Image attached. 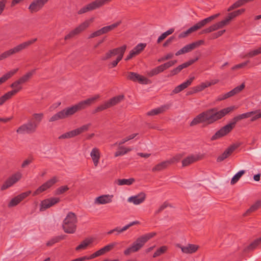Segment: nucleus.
I'll use <instances>...</instances> for the list:
<instances>
[{
  "label": "nucleus",
  "instance_id": "1",
  "mask_svg": "<svg viewBox=\"0 0 261 261\" xmlns=\"http://www.w3.org/2000/svg\"><path fill=\"white\" fill-rule=\"evenodd\" d=\"M99 97V95H96L94 97L81 101L72 107L66 108L51 116L49 121L53 122L72 116L77 112L84 110L94 103Z\"/></svg>",
  "mask_w": 261,
  "mask_h": 261
},
{
  "label": "nucleus",
  "instance_id": "2",
  "mask_svg": "<svg viewBox=\"0 0 261 261\" xmlns=\"http://www.w3.org/2000/svg\"><path fill=\"white\" fill-rule=\"evenodd\" d=\"M253 115V113L252 111L248 112L239 115L234 117L230 121V122L227 125L221 127L219 130L211 138V141H213L219 139L229 134L234 128L236 123L243 119L250 117Z\"/></svg>",
  "mask_w": 261,
  "mask_h": 261
},
{
  "label": "nucleus",
  "instance_id": "3",
  "mask_svg": "<svg viewBox=\"0 0 261 261\" xmlns=\"http://www.w3.org/2000/svg\"><path fill=\"white\" fill-rule=\"evenodd\" d=\"M234 109V106H231L218 111L217 108H212L203 112L202 113L205 123L211 124L221 119Z\"/></svg>",
  "mask_w": 261,
  "mask_h": 261
},
{
  "label": "nucleus",
  "instance_id": "4",
  "mask_svg": "<svg viewBox=\"0 0 261 261\" xmlns=\"http://www.w3.org/2000/svg\"><path fill=\"white\" fill-rule=\"evenodd\" d=\"M43 117V113L33 114L32 117L28 120V122L19 126L16 132L20 134L27 133L28 134L35 133Z\"/></svg>",
  "mask_w": 261,
  "mask_h": 261
},
{
  "label": "nucleus",
  "instance_id": "5",
  "mask_svg": "<svg viewBox=\"0 0 261 261\" xmlns=\"http://www.w3.org/2000/svg\"><path fill=\"white\" fill-rule=\"evenodd\" d=\"M155 232L146 233L138 238L132 245L124 251V254L126 256L130 255L132 253L139 251L150 239L156 235Z\"/></svg>",
  "mask_w": 261,
  "mask_h": 261
},
{
  "label": "nucleus",
  "instance_id": "6",
  "mask_svg": "<svg viewBox=\"0 0 261 261\" xmlns=\"http://www.w3.org/2000/svg\"><path fill=\"white\" fill-rule=\"evenodd\" d=\"M35 71L36 69H33L28 72L10 85V87L12 88L13 90L8 92V93L11 97L22 89V85L30 81L33 75L35 73Z\"/></svg>",
  "mask_w": 261,
  "mask_h": 261
},
{
  "label": "nucleus",
  "instance_id": "7",
  "mask_svg": "<svg viewBox=\"0 0 261 261\" xmlns=\"http://www.w3.org/2000/svg\"><path fill=\"white\" fill-rule=\"evenodd\" d=\"M77 218L75 213L69 212L64 219L62 228L64 232L67 233H74L76 230Z\"/></svg>",
  "mask_w": 261,
  "mask_h": 261
},
{
  "label": "nucleus",
  "instance_id": "8",
  "mask_svg": "<svg viewBox=\"0 0 261 261\" xmlns=\"http://www.w3.org/2000/svg\"><path fill=\"white\" fill-rule=\"evenodd\" d=\"M37 39L35 38L31 40L24 42L13 48H11L7 51H5L0 55V61L7 58L11 55L18 53L22 50L27 48L29 46L31 45L37 41Z\"/></svg>",
  "mask_w": 261,
  "mask_h": 261
},
{
  "label": "nucleus",
  "instance_id": "9",
  "mask_svg": "<svg viewBox=\"0 0 261 261\" xmlns=\"http://www.w3.org/2000/svg\"><path fill=\"white\" fill-rule=\"evenodd\" d=\"M37 39L35 38L31 40L24 42L13 48H11L7 51H5L0 55V61L7 58L11 55L18 53L22 50L27 48L29 46L31 45L37 41Z\"/></svg>",
  "mask_w": 261,
  "mask_h": 261
},
{
  "label": "nucleus",
  "instance_id": "10",
  "mask_svg": "<svg viewBox=\"0 0 261 261\" xmlns=\"http://www.w3.org/2000/svg\"><path fill=\"white\" fill-rule=\"evenodd\" d=\"M37 39L35 38L31 40L24 42L13 48H11L7 51H5L0 55V61L7 58L11 55L18 53L22 50L27 48L29 46L31 45L37 41Z\"/></svg>",
  "mask_w": 261,
  "mask_h": 261
},
{
  "label": "nucleus",
  "instance_id": "11",
  "mask_svg": "<svg viewBox=\"0 0 261 261\" xmlns=\"http://www.w3.org/2000/svg\"><path fill=\"white\" fill-rule=\"evenodd\" d=\"M234 18H235L233 16V14L232 12L229 13L228 15V16L225 18V19L218 22L210 27H209L207 28H206L204 30H203L200 34H207L211 32H212L213 31H216L218 29H221L223 28L224 26L227 25L229 22Z\"/></svg>",
  "mask_w": 261,
  "mask_h": 261
},
{
  "label": "nucleus",
  "instance_id": "12",
  "mask_svg": "<svg viewBox=\"0 0 261 261\" xmlns=\"http://www.w3.org/2000/svg\"><path fill=\"white\" fill-rule=\"evenodd\" d=\"M112 0H95L85 5L77 12L79 15L98 9Z\"/></svg>",
  "mask_w": 261,
  "mask_h": 261
},
{
  "label": "nucleus",
  "instance_id": "13",
  "mask_svg": "<svg viewBox=\"0 0 261 261\" xmlns=\"http://www.w3.org/2000/svg\"><path fill=\"white\" fill-rule=\"evenodd\" d=\"M112 0H95L85 5L77 12L79 15L98 9Z\"/></svg>",
  "mask_w": 261,
  "mask_h": 261
},
{
  "label": "nucleus",
  "instance_id": "14",
  "mask_svg": "<svg viewBox=\"0 0 261 261\" xmlns=\"http://www.w3.org/2000/svg\"><path fill=\"white\" fill-rule=\"evenodd\" d=\"M92 21L93 18L85 20L66 35L64 37V39L65 40H69L73 38L75 36L80 34L87 29Z\"/></svg>",
  "mask_w": 261,
  "mask_h": 261
},
{
  "label": "nucleus",
  "instance_id": "15",
  "mask_svg": "<svg viewBox=\"0 0 261 261\" xmlns=\"http://www.w3.org/2000/svg\"><path fill=\"white\" fill-rule=\"evenodd\" d=\"M91 126V124L89 123L87 124L84 125L81 127L72 130L71 131H69L68 132L65 133L62 135H61L59 137V139H67V138H71L74 137L76 136H77L81 133L87 131L90 126Z\"/></svg>",
  "mask_w": 261,
  "mask_h": 261
},
{
  "label": "nucleus",
  "instance_id": "16",
  "mask_svg": "<svg viewBox=\"0 0 261 261\" xmlns=\"http://www.w3.org/2000/svg\"><path fill=\"white\" fill-rule=\"evenodd\" d=\"M126 47L127 46L126 45H123L122 46L110 49L106 53L105 56L101 57V60L102 61H106L116 55H117V56L120 55H124Z\"/></svg>",
  "mask_w": 261,
  "mask_h": 261
},
{
  "label": "nucleus",
  "instance_id": "17",
  "mask_svg": "<svg viewBox=\"0 0 261 261\" xmlns=\"http://www.w3.org/2000/svg\"><path fill=\"white\" fill-rule=\"evenodd\" d=\"M126 78L128 80L134 82H138L140 84H148L151 83L150 80L143 75L134 72H128Z\"/></svg>",
  "mask_w": 261,
  "mask_h": 261
},
{
  "label": "nucleus",
  "instance_id": "18",
  "mask_svg": "<svg viewBox=\"0 0 261 261\" xmlns=\"http://www.w3.org/2000/svg\"><path fill=\"white\" fill-rule=\"evenodd\" d=\"M60 201V199L58 197H51L41 201L40 203V211L43 212L46 210L59 203Z\"/></svg>",
  "mask_w": 261,
  "mask_h": 261
},
{
  "label": "nucleus",
  "instance_id": "19",
  "mask_svg": "<svg viewBox=\"0 0 261 261\" xmlns=\"http://www.w3.org/2000/svg\"><path fill=\"white\" fill-rule=\"evenodd\" d=\"M198 57H196L195 59H191L188 61L185 62L181 65H179L177 67L174 68L173 70L170 71V74L168 76H173L178 74L183 69L191 66L195 62L198 61Z\"/></svg>",
  "mask_w": 261,
  "mask_h": 261
},
{
  "label": "nucleus",
  "instance_id": "20",
  "mask_svg": "<svg viewBox=\"0 0 261 261\" xmlns=\"http://www.w3.org/2000/svg\"><path fill=\"white\" fill-rule=\"evenodd\" d=\"M57 182V179L56 177L54 176L51 179L47 180L46 182L44 183L42 185L37 188L36 191L33 193V196H35L37 195L40 194L41 193L45 191L48 189L52 187L54 184Z\"/></svg>",
  "mask_w": 261,
  "mask_h": 261
},
{
  "label": "nucleus",
  "instance_id": "21",
  "mask_svg": "<svg viewBox=\"0 0 261 261\" xmlns=\"http://www.w3.org/2000/svg\"><path fill=\"white\" fill-rule=\"evenodd\" d=\"M245 88V84L242 83L241 85L236 87L231 91L224 94L219 95L217 98L218 101H221L231 97L234 95L240 93Z\"/></svg>",
  "mask_w": 261,
  "mask_h": 261
},
{
  "label": "nucleus",
  "instance_id": "22",
  "mask_svg": "<svg viewBox=\"0 0 261 261\" xmlns=\"http://www.w3.org/2000/svg\"><path fill=\"white\" fill-rule=\"evenodd\" d=\"M240 146V144H233L229 146L221 155L217 159V162H221L228 158L233 152Z\"/></svg>",
  "mask_w": 261,
  "mask_h": 261
},
{
  "label": "nucleus",
  "instance_id": "23",
  "mask_svg": "<svg viewBox=\"0 0 261 261\" xmlns=\"http://www.w3.org/2000/svg\"><path fill=\"white\" fill-rule=\"evenodd\" d=\"M48 0H33L29 7L31 13L37 12L41 10Z\"/></svg>",
  "mask_w": 261,
  "mask_h": 261
},
{
  "label": "nucleus",
  "instance_id": "24",
  "mask_svg": "<svg viewBox=\"0 0 261 261\" xmlns=\"http://www.w3.org/2000/svg\"><path fill=\"white\" fill-rule=\"evenodd\" d=\"M21 177L20 173H16L9 177L1 187V190H5L17 182Z\"/></svg>",
  "mask_w": 261,
  "mask_h": 261
},
{
  "label": "nucleus",
  "instance_id": "25",
  "mask_svg": "<svg viewBox=\"0 0 261 261\" xmlns=\"http://www.w3.org/2000/svg\"><path fill=\"white\" fill-rule=\"evenodd\" d=\"M31 193L30 191L23 192L12 198L8 204V207H11L17 205L22 200L27 197Z\"/></svg>",
  "mask_w": 261,
  "mask_h": 261
},
{
  "label": "nucleus",
  "instance_id": "26",
  "mask_svg": "<svg viewBox=\"0 0 261 261\" xmlns=\"http://www.w3.org/2000/svg\"><path fill=\"white\" fill-rule=\"evenodd\" d=\"M177 246L180 248L181 251L186 254H193L196 252L199 249V246L197 245L188 244L187 246H184L180 244H177Z\"/></svg>",
  "mask_w": 261,
  "mask_h": 261
},
{
  "label": "nucleus",
  "instance_id": "27",
  "mask_svg": "<svg viewBox=\"0 0 261 261\" xmlns=\"http://www.w3.org/2000/svg\"><path fill=\"white\" fill-rule=\"evenodd\" d=\"M146 194L144 192H141L138 195L128 198V201L133 202L134 204L138 205L142 203L145 199Z\"/></svg>",
  "mask_w": 261,
  "mask_h": 261
},
{
  "label": "nucleus",
  "instance_id": "28",
  "mask_svg": "<svg viewBox=\"0 0 261 261\" xmlns=\"http://www.w3.org/2000/svg\"><path fill=\"white\" fill-rule=\"evenodd\" d=\"M139 223H140V222L139 221H133L132 222H130L128 224L125 225V226H124L122 228H119L118 227H116L114 229H112V230L109 231L108 232H107V234H111L113 233L116 232V233L115 234L117 236V235H118L119 233L122 232L123 231L127 230L130 227H131V226H133L134 225H136V224H138Z\"/></svg>",
  "mask_w": 261,
  "mask_h": 261
},
{
  "label": "nucleus",
  "instance_id": "29",
  "mask_svg": "<svg viewBox=\"0 0 261 261\" xmlns=\"http://www.w3.org/2000/svg\"><path fill=\"white\" fill-rule=\"evenodd\" d=\"M202 159L199 155H192L188 156L182 161V167H186L193 164Z\"/></svg>",
  "mask_w": 261,
  "mask_h": 261
},
{
  "label": "nucleus",
  "instance_id": "30",
  "mask_svg": "<svg viewBox=\"0 0 261 261\" xmlns=\"http://www.w3.org/2000/svg\"><path fill=\"white\" fill-rule=\"evenodd\" d=\"M194 79V77H191L189 80H188L187 81L184 82L181 84L176 86L174 90L172 91V94H177L179 92H181V91L184 90L186 88H187L188 86H189L192 82H193V80Z\"/></svg>",
  "mask_w": 261,
  "mask_h": 261
},
{
  "label": "nucleus",
  "instance_id": "31",
  "mask_svg": "<svg viewBox=\"0 0 261 261\" xmlns=\"http://www.w3.org/2000/svg\"><path fill=\"white\" fill-rule=\"evenodd\" d=\"M204 43V40H200L192 43L189 44L185 46L184 47L185 53H187L191 51L194 49L198 47L201 45L203 44Z\"/></svg>",
  "mask_w": 261,
  "mask_h": 261
},
{
  "label": "nucleus",
  "instance_id": "32",
  "mask_svg": "<svg viewBox=\"0 0 261 261\" xmlns=\"http://www.w3.org/2000/svg\"><path fill=\"white\" fill-rule=\"evenodd\" d=\"M113 195H103L97 197L95 200V203L105 204L112 202Z\"/></svg>",
  "mask_w": 261,
  "mask_h": 261
},
{
  "label": "nucleus",
  "instance_id": "33",
  "mask_svg": "<svg viewBox=\"0 0 261 261\" xmlns=\"http://www.w3.org/2000/svg\"><path fill=\"white\" fill-rule=\"evenodd\" d=\"M220 15V13H217L215 15H212L207 18H206L199 21L198 22H197L196 23V24L198 25V27L199 29H200L201 28H202V27L205 26L206 24L210 23L212 20H213L214 19H216L218 16H219Z\"/></svg>",
  "mask_w": 261,
  "mask_h": 261
},
{
  "label": "nucleus",
  "instance_id": "34",
  "mask_svg": "<svg viewBox=\"0 0 261 261\" xmlns=\"http://www.w3.org/2000/svg\"><path fill=\"white\" fill-rule=\"evenodd\" d=\"M124 99V95H119L110 98L109 100H108V102L111 108L118 105L121 101L123 100Z\"/></svg>",
  "mask_w": 261,
  "mask_h": 261
},
{
  "label": "nucleus",
  "instance_id": "35",
  "mask_svg": "<svg viewBox=\"0 0 261 261\" xmlns=\"http://www.w3.org/2000/svg\"><path fill=\"white\" fill-rule=\"evenodd\" d=\"M90 155L92 158L94 166L96 167L98 165L100 159V152L98 149L97 148H94L90 153Z\"/></svg>",
  "mask_w": 261,
  "mask_h": 261
},
{
  "label": "nucleus",
  "instance_id": "36",
  "mask_svg": "<svg viewBox=\"0 0 261 261\" xmlns=\"http://www.w3.org/2000/svg\"><path fill=\"white\" fill-rule=\"evenodd\" d=\"M170 166L168 161H163L156 165L152 169V172H158L163 170Z\"/></svg>",
  "mask_w": 261,
  "mask_h": 261
},
{
  "label": "nucleus",
  "instance_id": "37",
  "mask_svg": "<svg viewBox=\"0 0 261 261\" xmlns=\"http://www.w3.org/2000/svg\"><path fill=\"white\" fill-rule=\"evenodd\" d=\"M121 23V21H118L110 25L106 26L101 29L102 34H107L118 27Z\"/></svg>",
  "mask_w": 261,
  "mask_h": 261
},
{
  "label": "nucleus",
  "instance_id": "38",
  "mask_svg": "<svg viewBox=\"0 0 261 261\" xmlns=\"http://www.w3.org/2000/svg\"><path fill=\"white\" fill-rule=\"evenodd\" d=\"M205 122L202 112L196 116L191 122L190 125L193 126L200 123Z\"/></svg>",
  "mask_w": 261,
  "mask_h": 261
},
{
  "label": "nucleus",
  "instance_id": "39",
  "mask_svg": "<svg viewBox=\"0 0 261 261\" xmlns=\"http://www.w3.org/2000/svg\"><path fill=\"white\" fill-rule=\"evenodd\" d=\"M135 181L134 178H130L129 179H118L115 181V183L117 184L119 186L122 185H131Z\"/></svg>",
  "mask_w": 261,
  "mask_h": 261
},
{
  "label": "nucleus",
  "instance_id": "40",
  "mask_svg": "<svg viewBox=\"0 0 261 261\" xmlns=\"http://www.w3.org/2000/svg\"><path fill=\"white\" fill-rule=\"evenodd\" d=\"M168 108L165 106H162L161 107L158 108L157 109H153L147 113V116H154L158 115L159 114L162 113L166 109H167Z\"/></svg>",
  "mask_w": 261,
  "mask_h": 261
},
{
  "label": "nucleus",
  "instance_id": "41",
  "mask_svg": "<svg viewBox=\"0 0 261 261\" xmlns=\"http://www.w3.org/2000/svg\"><path fill=\"white\" fill-rule=\"evenodd\" d=\"M18 70V68L13 69L3 75L2 77H0V85L5 83L7 80L14 75L17 72Z\"/></svg>",
  "mask_w": 261,
  "mask_h": 261
},
{
  "label": "nucleus",
  "instance_id": "42",
  "mask_svg": "<svg viewBox=\"0 0 261 261\" xmlns=\"http://www.w3.org/2000/svg\"><path fill=\"white\" fill-rule=\"evenodd\" d=\"M199 30V28L198 27V25L196 24V23L192 26V27L190 28L189 29H188L186 31L183 32L181 33H180L178 37L179 38H184L187 36L189 34L195 32Z\"/></svg>",
  "mask_w": 261,
  "mask_h": 261
},
{
  "label": "nucleus",
  "instance_id": "43",
  "mask_svg": "<svg viewBox=\"0 0 261 261\" xmlns=\"http://www.w3.org/2000/svg\"><path fill=\"white\" fill-rule=\"evenodd\" d=\"M118 244L117 242H113L100 249L102 255L111 251Z\"/></svg>",
  "mask_w": 261,
  "mask_h": 261
},
{
  "label": "nucleus",
  "instance_id": "44",
  "mask_svg": "<svg viewBox=\"0 0 261 261\" xmlns=\"http://www.w3.org/2000/svg\"><path fill=\"white\" fill-rule=\"evenodd\" d=\"M261 206V201L259 200L257 201L255 203L252 205L249 208H248L244 216H247L248 214L254 212L259 208Z\"/></svg>",
  "mask_w": 261,
  "mask_h": 261
},
{
  "label": "nucleus",
  "instance_id": "45",
  "mask_svg": "<svg viewBox=\"0 0 261 261\" xmlns=\"http://www.w3.org/2000/svg\"><path fill=\"white\" fill-rule=\"evenodd\" d=\"M66 236V235H61L52 238L51 240H50L46 243V246H51L56 243L59 242L60 240H64Z\"/></svg>",
  "mask_w": 261,
  "mask_h": 261
},
{
  "label": "nucleus",
  "instance_id": "46",
  "mask_svg": "<svg viewBox=\"0 0 261 261\" xmlns=\"http://www.w3.org/2000/svg\"><path fill=\"white\" fill-rule=\"evenodd\" d=\"M92 243V240L85 239L81 242V243L75 248L76 251H79L82 249H85L87 247Z\"/></svg>",
  "mask_w": 261,
  "mask_h": 261
},
{
  "label": "nucleus",
  "instance_id": "47",
  "mask_svg": "<svg viewBox=\"0 0 261 261\" xmlns=\"http://www.w3.org/2000/svg\"><path fill=\"white\" fill-rule=\"evenodd\" d=\"M216 83V82L215 83H212V82H205V83H202L200 85H198L196 87H194L195 88V91L200 92L204 90L205 88L211 86V85Z\"/></svg>",
  "mask_w": 261,
  "mask_h": 261
},
{
  "label": "nucleus",
  "instance_id": "48",
  "mask_svg": "<svg viewBox=\"0 0 261 261\" xmlns=\"http://www.w3.org/2000/svg\"><path fill=\"white\" fill-rule=\"evenodd\" d=\"M110 108V107L108 102V101H106L98 106L96 108H95V110L93 111V114L102 111Z\"/></svg>",
  "mask_w": 261,
  "mask_h": 261
},
{
  "label": "nucleus",
  "instance_id": "49",
  "mask_svg": "<svg viewBox=\"0 0 261 261\" xmlns=\"http://www.w3.org/2000/svg\"><path fill=\"white\" fill-rule=\"evenodd\" d=\"M164 71L162 65L158 66V67L152 69L148 72V75L149 76H153L155 75H157L160 73H161Z\"/></svg>",
  "mask_w": 261,
  "mask_h": 261
},
{
  "label": "nucleus",
  "instance_id": "50",
  "mask_svg": "<svg viewBox=\"0 0 261 261\" xmlns=\"http://www.w3.org/2000/svg\"><path fill=\"white\" fill-rule=\"evenodd\" d=\"M146 46V43H139L132 50L136 54V55L140 54Z\"/></svg>",
  "mask_w": 261,
  "mask_h": 261
},
{
  "label": "nucleus",
  "instance_id": "51",
  "mask_svg": "<svg viewBox=\"0 0 261 261\" xmlns=\"http://www.w3.org/2000/svg\"><path fill=\"white\" fill-rule=\"evenodd\" d=\"M101 255H102L101 252H100V250L99 249L98 251H97L95 252L94 253H93V254H92L90 256H82V257H81L79 258H80V259H82L81 261H85L87 259H91L94 258L96 257H98V256H99Z\"/></svg>",
  "mask_w": 261,
  "mask_h": 261
},
{
  "label": "nucleus",
  "instance_id": "52",
  "mask_svg": "<svg viewBox=\"0 0 261 261\" xmlns=\"http://www.w3.org/2000/svg\"><path fill=\"white\" fill-rule=\"evenodd\" d=\"M245 170H241L236 173L231 180V184L234 185L236 184L241 177V176L245 173Z\"/></svg>",
  "mask_w": 261,
  "mask_h": 261
},
{
  "label": "nucleus",
  "instance_id": "53",
  "mask_svg": "<svg viewBox=\"0 0 261 261\" xmlns=\"http://www.w3.org/2000/svg\"><path fill=\"white\" fill-rule=\"evenodd\" d=\"M252 112L253 113V115H252V117L250 119L251 122H254L257 119L261 118V110L258 109L252 111Z\"/></svg>",
  "mask_w": 261,
  "mask_h": 261
},
{
  "label": "nucleus",
  "instance_id": "54",
  "mask_svg": "<svg viewBox=\"0 0 261 261\" xmlns=\"http://www.w3.org/2000/svg\"><path fill=\"white\" fill-rule=\"evenodd\" d=\"M69 188L67 186H61L58 188L55 191V195H59L62 194L67 191Z\"/></svg>",
  "mask_w": 261,
  "mask_h": 261
},
{
  "label": "nucleus",
  "instance_id": "55",
  "mask_svg": "<svg viewBox=\"0 0 261 261\" xmlns=\"http://www.w3.org/2000/svg\"><path fill=\"white\" fill-rule=\"evenodd\" d=\"M167 250V247L166 246H163L159 248L153 254V257H156L161 254L164 253Z\"/></svg>",
  "mask_w": 261,
  "mask_h": 261
},
{
  "label": "nucleus",
  "instance_id": "56",
  "mask_svg": "<svg viewBox=\"0 0 261 261\" xmlns=\"http://www.w3.org/2000/svg\"><path fill=\"white\" fill-rule=\"evenodd\" d=\"M259 245V243H258L256 239L253 242H252L250 245H249L246 248H245L244 251H248L253 250Z\"/></svg>",
  "mask_w": 261,
  "mask_h": 261
},
{
  "label": "nucleus",
  "instance_id": "57",
  "mask_svg": "<svg viewBox=\"0 0 261 261\" xmlns=\"http://www.w3.org/2000/svg\"><path fill=\"white\" fill-rule=\"evenodd\" d=\"M123 55H120L119 56H117L116 60L113 61V62L110 63L108 64V66L110 68H112L116 67L118 63L122 59Z\"/></svg>",
  "mask_w": 261,
  "mask_h": 261
},
{
  "label": "nucleus",
  "instance_id": "58",
  "mask_svg": "<svg viewBox=\"0 0 261 261\" xmlns=\"http://www.w3.org/2000/svg\"><path fill=\"white\" fill-rule=\"evenodd\" d=\"M138 135V133L133 134L130 135L124 138L120 142H119V143H118L119 145H121L125 143L126 142L134 139Z\"/></svg>",
  "mask_w": 261,
  "mask_h": 261
},
{
  "label": "nucleus",
  "instance_id": "59",
  "mask_svg": "<svg viewBox=\"0 0 261 261\" xmlns=\"http://www.w3.org/2000/svg\"><path fill=\"white\" fill-rule=\"evenodd\" d=\"M182 158V155L178 154L168 160L169 162L170 165L174 163L179 162Z\"/></svg>",
  "mask_w": 261,
  "mask_h": 261
},
{
  "label": "nucleus",
  "instance_id": "60",
  "mask_svg": "<svg viewBox=\"0 0 261 261\" xmlns=\"http://www.w3.org/2000/svg\"><path fill=\"white\" fill-rule=\"evenodd\" d=\"M11 98L12 97L8 92L0 97V106H2L7 100L11 99Z\"/></svg>",
  "mask_w": 261,
  "mask_h": 261
},
{
  "label": "nucleus",
  "instance_id": "61",
  "mask_svg": "<svg viewBox=\"0 0 261 261\" xmlns=\"http://www.w3.org/2000/svg\"><path fill=\"white\" fill-rule=\"evenodd\" d=\"M173 54L172 53H170L167 54L166 55L164 56V57L159 59L158 60V62H163L165 61L168 60L169 59H172L173 57Z\"/></svg>",
  "mask_w": 261,
  "mask_h": 261
},
{
  "label": "nucleus",
  "instance_id": "62",
  "mask_svg": "<svg viewBox=\"0 0 261 261\" xmlns=\"http://www.w3.org/2000/svg\"><path fill=\"white\" fill-rule=\"evenodd\" d=\"M253 0H238L236 2H235L233 5L235 8H239L245 3L253 1Z\"/></svg>",
  "mask_w": 261,
  "mask_h": 261
},
{
  "label": "nucleus",
  "instance_id": "63",
  "mask_svg": "<svg viewBox=\"0 0 261 261\" xmlns=\"http://www.w3.org/2000/svg\"><path fill=\"white\" fill-rule=\"evenodd\" d=\"M259 54H261V47H259L257 49H255L254 50L251 51L248 53L246 56L248 57H253L255 56H256Z\"/></svg>",
  "mask_w": 261,
  "mask_h": 261
},
{
  "label": "nucleus",
  "instance_id": "64",
  "mask_svg": "<svg viewBox=\"0 0 261 261\" xmlns=\"http://www.w3.org/2000/svg\"><path fill=\"white\" fill-rule=\"evenodd\" d=\"M168 206L172 207L170 204H169L167 202H165L164 203L159 207V208L155 212V214H158L163 211L165 208Z\"/></svg>",
  "mask_w": 261,
  "mask_h": 261
}]
</instances>
